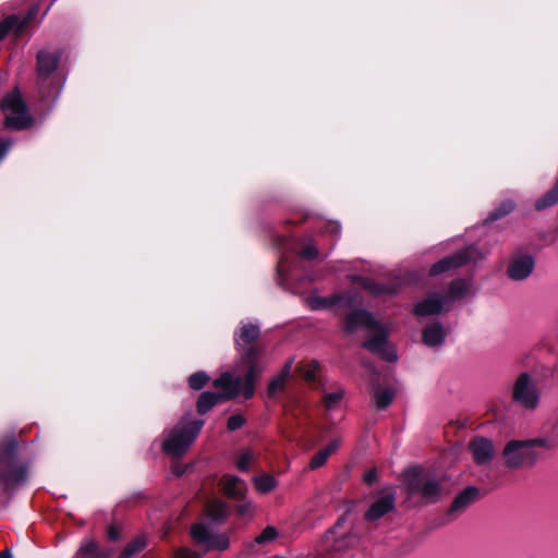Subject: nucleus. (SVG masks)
I'll list each match as a JSON object with an SVG mask.
<instances>
[{"instance_id": "43", "label": "nucleus", "mask_w": 558, "mask_h": 558, "mask_svg": "<svg viewBox=\"0 0 558 558\" xmlns=\"http://www.w3.org/2000/svg\"><path fill=\"white\" fill-rule=\"evenodd\" d=\"M512 208H513V204H512L511 202H509V203L507 204V208L504 210V213H502L501 215H506V214H508L509 211H511V210H512Z\"/></svg>"}, {"instance_id": "15", "label": "nucleus", "mask_w": 558, "mask_h": 558, "mask_svg": "<svg viewBox=\"0 0 558 558\" xmlns=\"http://www.w3.org/2000/svg\"><path fill=\"white\" fill-rule=\"evenodd\" d=\"M448 298H438L436 295H430L424 301L417 303L414 307V313L417 316H429L439 314L445 306L447 305Z\"/></svg>"}, {"instance_id": "20", "label": "nucleus", "mask_w": 558, "mask_h": 558, "mask_svg": "<svg viewBox=\"0 0 558 558\" xmlns=\"http://www.w3.org/2000/svg\"><path fill=\"white\" fill-rule=\"evenodd\" d=\"M59 63V54L40 51L37 54V72L39 76H46L52 73Z\"/></svg>"}, {"instance_id": "34", "label": "nucleus", "mask_w": 558, "mask_h": 558, "mask_svg": "<svg viewBox=\"0 0 558 558\" xmlns=\"http://www.w3.org/2000/svg\"><path fill=\"white\" fill-rule=\"evenodd\" d=\"M244 424V418L241 415H232L228 420V428L235 430Z\"/></svg>"}, {"instance_id": "9", "label": "nucleus", "mask_w": 558, "mask_h": 558, "mask_svg": "<svg viewBox=\"0 0 558 558\" xmlns=\"http://www.w3.org/2000/svg\"><path fill=\"white\" fill-rule=\"evenodd\" d=\"M191 535L194 542L203 546L206 550H225L230 543L226 534H216L203 523L193 525Z\"/></svg>"}, {"instance_id": "24", "label": "nucleus", "mask_w": 558, "mask_h": 558, "mask_svg": "<svg viewBox=\"0 0 558 558\" xmlns=\"http://www.w3.org/2000/svg\"><path fill=\"white\" fill-rule=\"evenodd\" d=\"M255 489L260 494H267L277 487V481L269 474L256 476L253 480Z\"/></svg>"}, {"instance_id": "18", "label": "nucleus", "mask_w": 558, "mask_h": 558, "mask_svg": "<svg viewBox=\"0 0 558 558\" xmlns=\"http://www.w3.org/2000/svg\"><path fill=\"white\" fill-rule=\"evenodd\" d=\"M341 438L332 439L327 446L318 450L310 461L308 468L311 470H316L323 466L327 459L333 454L341 446Z\"/></svg>"}, {"instance_id": "10", "label": "nucleus", "mask_w": 558, "mask_h": 558, "mask_svg": "<svg viewBox=\"0 0 558 558\" xmlns=\"http://www.w3.org/2000/svg\"><path fill=\"white\" fill-rule=\"evenodd\" d=\"M534 269V260L530 255L513 256L508 266V275L513 280L527 278Z\"/></svg>"}, {"instance_id": "2", "label": "nucleus", "mask_w": 558, "mask_h": 558, "mask_svg": "<svg viewBox=\"0 0 558 558\" xmlns=\"http://www.w3.org/2000/svg\"><path fill=\"white\" fill-rule=\"evenodd\" d=\"M360 326H365L374 331L373 337L365 343V347L371 352L378 354L386 361H395L397 359L395 349L386 339L387 332L378 328L376 320L365 311L353 312L347 318V329L352 330Z\"/></svg>"}, {"instance_id": "25", "label": "nucleus", "mask_w": 558, "mask_h": 558, "mask_svg": "<svg viewBox=\"0 0 558 558\" xmlns=\"http://www.w3.org/2000/svg\"><path fill=\"white\" fill-rule=\"evenodd\" d=\"M206 513L209 519L218 521L227 514L226 505L221 500L213 499L206 505Z\"/></svg>"}, {"instance_id": "13", "label": "nucleus", "mask_w": 558, "mask_h": 558, "mask_svg": "<svg viewBox=\"0 0 558 558\" xmlns=\"http://www.w3.org/2000/svg\"><path fill=\"white\" fill-rule=\"evenodd\" d=\"M36 15V9L32 10L22 20L16 15L9 16L0 23V40L4 38L9 33L19 35L26 24Z\"/></svg>"}, {"instance_id": "33", "label": "nucleus", "mask_w": 558, "mask_h": 558, "mask_svg": "<svg viewBox=\"0 0 558 558\" xmlns=\"http://www.w3.org/2000/svg\"><path fill=\"white\" fill-rule=\"evenodd\" d=\"M360 284L363 288L369 290L374 294H381L384 292V290H385L383 287H380V286H378L376 283H373V282H371L369 280H367L365 278H361L360 279Z\"/></svg>"}, {"instance_id": "26", "label": "nucleus", "mask_w": 558, "mask_h": 558, "mask_svg": "<svg viewBox=\"0 0 558 558\" xmlns=\"http://www.w3.org/2000/svg\"><path fill=\"white\" fill-rule=\"evenodd\" d=\"M146 538L144 536L136 537L133 542H131L124 549L121 558H130L133 555L140 553L146 547Z\"/></svg>"}, {"instance_id": "31", "label": "nucleus", "mask_w": 558, "mask_h": 558, "mask_svg": "<svg viewBox=\"0 0 558 558\" xmlns=\"http://www.w3.org/2000/svg\"><path fill=\"white\" fill-rule=\"evenodd\" d=\"M97 545L94 542H87L84 545L81 546V548L77 551V555L81 558H93L96 554Z\"/></svg>"}, {"instance_id": "39", "label": "nucleus", "mask_w": 558, "mask_h": 558, "mask_svg": "<svg viewBox=\"0 0 558 558\" xmlns=\"http://www.w3.org/2000/svg\"><path fill=\"white\" fill-rule=\"evenodd\" d=\"M252 507L253 505L251 501H245L244 504L239 506L238 511L240 512V514L245 515L247 513H251Z\"/></svg>"}, {"instance_id": "19", "label": "nucleus", "mask_w": 558, "mask_h": 558, "mask_svg": "<svg viewBox=\"0 0 558 558\" xmlns=\"http://www.w3.org/2000/svg\"><path fill=\"white\" fill-rule=\"evenodd\" d=\"M344 523L345 517H341L327 535L328 539L331 537L335 538L332 546L336 550H341L348 547L352 541V536L349 533L342 531Z\"/></svg>"}, {"instance_id": "5", "label": "nucleus", "mask_w": 558, "mask_h": 558, "mask_svg": "<svg viewBox=\"0 0 558 558\" xmlns=\"http://www.w3.org/2000/svg\"><path fill=\"white\" fill-rule=\"evenodd\" d=\"M405 488L409 495L420 494L426 502L436 501L444 493L440 481L416 469L407 472Z\"/></svg>"}, {"instance_id": "44", "label": "nucleus", "mask_w": 558, "mask_h": 558, "mask_svg": "<svg viewBox=\"0 0 558 558\" xmlns=\"http://www.w3.org/2000/svg\"><path fill=\"white\" fill-rule=\"evenodd\" d=\"M0 558H12V555L10 551L4 550L0 553Z\"/></svg>"}, {"instance_id": "28", "label": "nucleus", "mask_w": 558, "mask_h": 558, "mask_svg": "<svg viewBox=\"0 0 558 558\" xmlns=\"http://www.w3.org/2000/svg\"><path fill=\"white\" fill-rule=\"evenodd\" d=\"M277 530L274 526H267L258 536H256L255 542L258 544L271 542L277 537Z\"/></svg>"}, {"instance_id": "41", "label": "nucleus", "mask_w": 558, "mask_h": 558, "mask_svg": "<svg viewBox=\"0 0 558 558\" xmlns=\"http://www.w3.org/2000/svg\"><path fill=\"white\" fill-rule=\"evenodd\" d=\"M108 536L110 539H117L119 537V531L114 526H110L108 530Z\"/></svg>"}, {"instance_id": "6", "label": "nucleus", "mask_w": 558, "mask_h": 558, "mask_svg": "<svg viewBox=\"0 0 558 558\" xmlns=\"http://www.w3.org/2000/svg\"><path fill=\"white\" fill-rule=\"evenodd\" d=\"M1 109L5 117V126L9 129L22 130L33 124V119L28 114L26 106L17 90H13L2 99Z\"/></svg>"}, {"instance_id": "3", "label": "nucleus", "mask_w": 558, "mask_h": 558, "mask_svg": "<svg viewBox=\"0 0 558 558\" xmlns=\"http://www.w3.org/2000/svg\"><path fill=\"white\" fill-rule=\"evenodd\" d=\"M214 385L219 393L206 391L198 398L197 410L201 414L209 411L220 399H230L240 393L244 396V379L240 374L225 373Z\"/></svg>"}, {"instance_id": "1", "label": "nucleus", "mask_w": 558, "mask_h": 558, "mask_svg": "<svg viewBox=\"0 0 558 558\" xmlns=\"http://www.w3.org/2000/svg\"><path fill=\"white\" fill-rule=\"evenodd\" d=\"M258 337V326L246 323L240 326L234 338L240 353V362L236 365L235 374H243L245 398H251L254 395V381L262 372V367L258 364V356L262 350L255 343Z\"/></svg>"}, {"instance_id": "21", "label": "nucleus", "mask_w": 558, "mask_h": 558, "mask_svg": "<svg viewBox=\"0 0 558 558\" xmlns=\"http://www.w3.org/2000/svg\"><path fill=\"white\" fill-rule=\"evenodd\" d=\"M444 339L445 330L439 324H432L423 330V341L429 347L441 344Z\"/></svg>"}, {"instance_id": "8", "label": "nucleus", "mask_w": 558, "mask_h": 558, "mask_svg": "<svg viewBox=\"0 0 558 558\" xmlns=\"http://www.w3.org/2000/svg\"><path fill=\"white\" fill-rule=\"evenodd\" d=\"M513 400L526 410H535L538 407V390L527 374L518 377L513 387Z\"/></svg>"}, {"instance_id": "16", "label": "nucleus", "mask_w": 558, "mask_h": 558, "mask_svg": "<svg viewBox=\"0 0 558 558\" xmlns=\"http://www.w3.org/2000/svg\"><path fill=\"white\" fill-rule=\"evenodd\" d=\"M395 507L393 496L386 495L374 501L369 509L366 511L364 518L367 521H375L380 519L387 512L391 511Z\"/></svg>"}, {"instance_id": "38", "label": "nucleus", "mask_w": 558, "mask_h": 558, "mask_svg": "<svg viewBox=\"0 0 558 558\" xmlns=\"http://www.w3.org/2000/svg\"><path fill=\"white\" fill-rule=\"evenodd\" d=\"M175 558H199V556L196 555L195 553L184 548V549H180L177 553Z\"/></svg>"}, {"instance_id": "22", "label": "nucleus", "mask_w": 558, "mask_h": 558, "mask_svg": "<svg viewBox=\"0 0 558 558\" xmlns=\"http://www.w3.org/2000/svg\"><path fill=\"white\" fill-rule=\"evenodd\" d=\"M291 369H292V361H288L283 365L280 374L278 376H276L269 383V386H268V395L269 396H274L278 391H281L283 389L286 381H287L288 377L290 376Z\"/></svg>"}, {"instance_id": "23", "label": "nucleus", "mask_w": 558, "mask_h": 558, "mask_svg": "<svg viewBox=\"0 0 558 558\" xmlns=\"http://www.w3.org/2000/svg\"><path fill=\"white\" fill-rule=\"evenodd\" d=\"M395 392L390 388H376L372 392V399L378 409L387 408L393 400Z\"/></svg>"}, {"instance_id": "14", "label": "nucleus", "mask_w": 558, "mask_h": 558, "mask_svg": "<svg viewBox=\"0 0 558 558\" xmlns=\"http://www.w3.org/2000/svg\"><path fill=\"white\" fill-rule=\"evenodd\" d=\"M220 485L228 497L238 500H242L247 490L244 481L234 475H225L220 481Z\"/></svg>"}, {"instance_id": "12", "label": "nucleus", "mask_w": 558, "mask_h": 558, "mask_svg": "<svg viewBox=\"0 0 558 558\" xmlns=\"http://www.w3.org/2000/svg\"><path fill=\"white\" fill-rule=\"evenodd\" d=\"M470 450L476 463L484 464L492 460L494 456V446L489 439L475 438L470 442Z\"/></svg>"}, {"instance_id": "32", "label": "nucleus", "mask_w": 558, "mask_h": 558, "mask_svg": "<svg viewBox=\"0 0 558 558\" xmlns=\"http://www.w3.org/2000/svg\"><path fill=\"white\" fill-rule=\"evenodd\" d=\"M306 303L312 310L326 308L330 305L328 300L320 296H310L307 298Z\"/></svg>"}, {"instance_id": "27", "label": "nucleus", "mask_w": 558, "mask_h": 558, "mask_svg": "<svg viewBox=\"0 0 558 558\" xmlns=\"http://www.w3.org/2000/svg\"><path fill=\"white\" fill-rule=\"evenodd\" d=\"M525 440L532 450H535L536 448H543L545 450H550L555 447V441L548 437H536V438L525 439Z\"/></svg>"}, {"instance_id": "37", "label": "nucleus", "mask_w": 558, "mask_h": 558, "mask_svg": "<svg viewBox=\"0 0 558 558\" xmlns=\"http://www.w3.org/2000/svg\"><path fill=\"white\" fill-rule=\"evenodd\" d=\"M301 255L305 258H314L317 256V250L315 246L308 245L301 252Z\"/></svg>"}, {"instance_id": "7", "label": "nucleus", "mask_w": 558, "mask_h": 558, "mask_svg": "<svg viewBox=\"0 0 558 558\" xmlns=\"http://www.w3.org/2000/svg\"><path fill=\"white\" fill-rule=\"evenodd\" d=\"M505 464L510 469L532 466L538 459L535 450H532L526 440H511L502 451Z\"/></svg>"}, {"instance_id": "11", "label": "nucleus", "mask_w": 558, "mask_h": 558, "mask_svg": "<svg viewBox=\"0 0 558 558\" xmlns=\"http://www.w3.org/2000/svg\"><path fill=\"white\" fill-rule=\"evenodd\" d=\"M478 496V490L475 487H468L463 492H461L452 501L448 515L451 520L456 519L462 512L470 507Z\"/></svg>"}, {"instance_id": "40", "label": "nucleus", "mask_w": 558, "mask_h": 558, "mask_svg": "<svg viewBox=\"0 0 558 558\" xmlns=\"http://www.w3.org/2000/svg\"><path fill=\"white\" fill-rule=\"evenodd\" d=\"M463 287H464V283L463 282H454L452 284V288H451V291H452V294L454 296H460L463 294Z\"/></svg>"}, {"instance_id": "35", "label": "nucleus", "mask_w": 558, "mask_h": 558, "mask_svg": "<svg viewBox=\"0 0 558 558\" xmlns=\"http://www.w3.org/2000/svg\"><path fill=\"white\" fill-rule=\"evenodd\" d=\"M252 459L253 456L251 453H243L238 460V468L242 471H245L248 468Z\"/></svg>"}, {"instance_id": "29", "label": "nucleus", "mask_w": 558, "mask_h": 558, "mask_svg": "<svg viewBox=\"0 0 558 558\" xmlns=\"http://www.w3.org/2000/svg\"><path fill=\"white\" fill-rule=\"evenodd\" d=\"M208 381V376L204 373H196L190 376L189 384L193 389H201Z\"/></svg>"}, {"instance_id": "4", "label": "nucleus", "mask_w": 558, "mask_h": 558, "mask_svg": "<svg viewBox=\"0 0 558 558\" xmlns=\"http://www.w3.org/2000/svg\"><path fill=\"white\" fill-rule=\"evenodd\" d=\"M203 427V421H181L170 429L162 442V449L168 454H183L196 439Z\"/></svg>"}, {"instance_id": "30", "label": "nucleus", "mask_w": 558, "mask_h": 558, "mask_svg": "<svg viewBox=\"0 0 558 558\" xmlns=\"http://www.w3.org/2000/svg\"><path fill=\"white\" fill-rule=\"evenodd\" d=\"M342 397H343L342 390H337L333 392L326 393L324 397V403H325L326 408L330 409V408L335 407L336 404H338L340 402V400L342 399Z\"/></svg>"}, {"instance_id": "17", "label": "nucleus", "mask_w": 558, "mask_h": 558, "mask_svg": "<svg viewBox=\"0 0 558 558\" xmlns=\"http://www.w3.org/2000/svg\"><path fill=\"white\" fill-rule=\"evenodd\" d=\"M469 260V255L466 252H459L452 256L446 257L433 265L430 269L432 275H439L445 271H448L452 268L460 267L464 265Z\"/></svg>"}, {"instance_id": "36", "label": "nucleus", "mask_w": 558, "mask_h": 558, "mask_svg": "<svg viewBox=\"0 0 558 558\" xmlns=\"http://www.w3.org/2000/svg\"><path fill=\"white\" fill-rule=\"evenodd\" d=\"M317 371V364L315 362L308 365V369H302V375L305 379L312 380L315 378V374Z\"/></svg>"}, {"instance_id": "42", "label": "nucleus", "mask_w": 558, "mask_h": 558, "mask_svg": "<svg viewBox=\"0 0 558 558\" xmlns=\"http://www.w3.org/2000/svg\"><path fill=\"white\" fill-rule=\"evenodd\" d=\"M376 477V473L375 471H368L365 476H364V480L367 482V483H372Z\"/></svg>"}]
</instances>
